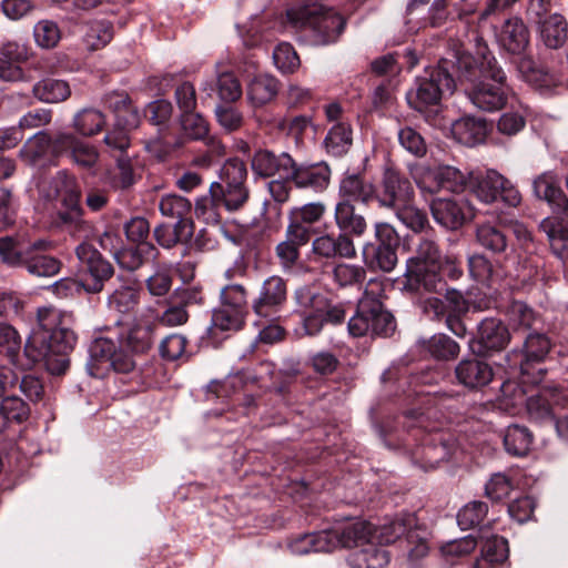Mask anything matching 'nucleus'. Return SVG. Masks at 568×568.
I'll use <instances>...</instances> for the list:
<instances>
[{
	"label": "nucleus",
	"instance_id": "1",
	"mask_svg": "<svg viewBox=\"0 0 568 568\" xmlns=\"http://www.w3.org/2000/svg\"><path fill=\"white\" fill-rule=\"evenodd\" d=\"M154 341V324L136 320L130 326L99 329L89 346L87 368L93 377H102L112 368L126 374L134 369V354L149 351Z\"/></svg>",
	"mask_w": 568,
	"mask_h": 568
},
{
	"label": "nucleus",
	"instance_id": "2",
	"mask_svg": "<svg viewBox=\"0 0 568 568\" xmlns=\"http://www.w3.org/2000/svg\"><path fill=\"white\" fill-rule=\"evenodd\" d=\"M457 81L462 85L469 84L466 91L476 108L491 112L505 105L509 88L506 74L493 54H483L478 62L463 54L457 59Z\"/></svg>",
	"mask_w": 568,
	"mask_h": 568
},
{
	"label": "nucleus",
	"instance_id": "3",
	"mask_svg": "<svg viewBox=\"0 0 568 568\" xmlns=\"http://www.w3.org/2000/svg\"><path fill=\"white\" fill-rule=\"evenodd\" d=\"M48 199H58L60 206L57 210L54 223L73 237L87 235L91 226L83 219L81 206V190L74 175L67 171H59L49 181Z\"/></svg>",
	"mask_w": 568,
	"mask_h": 568
},
{
	"label": "nucleus",
	"instance_id": "4",
	"mask_svg": "<svg viewBox=\"0 0 568 568\" xmlns=\"http://www.w3.org/2000/svg\"><path fill=\"white\" fill-rule=\"evenodd\" d=\"M286 19L295 29L312 30L317 44L336 41L345 27L342 16L318 0H301L300 4L286 11Z\"/></svg>",
	"mask_w": 568,
	"mask_h": 568
},
{
	"label": "nucleus",
	"instance_id": "5",
	"mask_svg": "<svg viewBox=\"0 0 568 568\" xmlns=\"http://www.w3.org/2000/svg\"><path fill=\"white\" fill-rule=\"evenodd\" d=\"M37 318L38 327L29 337L26 348L34 347L39 354L70 353L73 349L77 335L65 324L59 310L52 306L40 307Z\"/></svg>",
	"mask_w": 568,
	"mask_h": 568
},
{
	"label": "nucleus",
	"instance_id": "6",
	"mask_svg": "<svg viewBox=\"0 0 568 568\" xmlns=\"http://www.w3.org/2000/svg\"><path fill=\"white\" fill-rule=\"evenodd\" d=\"M294 297L303 314V329L306 335H317L324 324H339L345 318V310L341 304H333L326 295L313 287L297 288Z\"/></svg>",
	"mask_w": 568,
	"mask_h": 568
},
{
	"label": "nucleus",
	"instance_id": "7",
	"mask_svg": "<svg viewBox=\"0 0 568 568\" xmlns=\"http://www.w3.org/2000/svg\"><path fill=\"white\" fill-rule=\"evenodd\" d=\"M444 257L445 254L435 241L420 240L415 256L408 258L406 263L405 276L408 284L414 288L423 286L429 292L444 290L445 283L439 276Z\"/></svg>",
	"mask_w": 568,
	"mask_h": 568
},
{
	"label": "nucleus",
	"instance_id": "8",
	"mask_svg": "<svg viewBox=\"0 0 568 568\" xmlns=\"http://www.w3.org/2000/svg\"><path fill=\"white\" fill-rule=\"evenodd\" d=\"M247 170L239 159L227 160L221 169V182H213L209 193L221 200L227 211L240 210L248 200L250 191L245 184Z\"/></svg>",
	"mask_w": 568,
	"mask_h": 568
},
{
	"label": "nucleus",
	"instance_id": "9",
	"mask_svg": "<svg viewBox=\"0 0 568 568\" xmlns=\"http://www.w3.org/2000/svg\"><path fill=\"white\" fill-rule=\"evenodd\" d=\"M395 328L390 313L383 308L382 303L367 292L359 300L357 312L348 321V332L355 337L372 335H388Z\"/></svg>",
	"mask_w": 568,
	"mask_h": 568
},
{
	"label": "nucleus",
	"instance_id": "10",
	"mask_svg": "<svg viewBox=\"0 0 568 568\" xmlns=\"http://www.w3.org/2000/svg\"><path fill=\"white\" fill-rule=\"evenodd\" d=\"M467 187L486 204L495 202L499 195L509 206H517L521 201L519 191L496 170L469 172Z\"/></svg>",
	"mask_w": 568,
	"mask_h": 568
},
{
	"label": "nucleus",
	"instance_id": "11",
	"mask_svg": "<svg viewBox=\"0 0 568 568\" xmlns=\"http://www.w3.org/2000/svg\"><path fill=\"white\" fill-rule=\"evenodd\" d=\"M457 82L444 65H438L427 77L417 80L416 89L406 94L407 102L414 110L423 112L427 106L437 104L444 94H452Z\"/></svg>",
	"mask_w": 568,
	"mask_h": 568
},
{
	"label": "nucleus",
	"instance_id": "12",
	"mask_svg": "<svg viewBox=\"0 0 568 568\" xmlns=\"http://www.w3.org/2000/svg\"><path fill=\"white\" fill-rule=\"evenodd\" d=\"M376 243H366L362 250L363 262L371 271L390 272L397 264L398 236L387 223L375 225Z\"/></svg>",
	"mask_w": 568,
	"mask_h": 568
},
{
	"label": "nucleus",
	"instance_id": "13",
	"mask_svg": "<svg viewBox=\"0 0 568 568\" xmlns=\"http://www.w3.org/2000/svg\"><path fill=\"white\" fill-rule=\"evenodd\" d=\"M414 196V189L407 178L393 166L384 169L379 189L376 190L375 199L381 206L395 209L403 203L409 202Z\"/></svg>",
	"mask_w": 568,
	"mask_h": 568
},
{
	"label": "nucleus",
	"instance_id": "14",
	"mask_svg": "<svg viewBox=\"0 0 568 568\" xmlns=\"http://www.w3.org/2000/svg\"><path fill=\"white\" fill-rule=\"evenodd\" d=\"M331 551L337 548L364 546L374 538L373 526L365 520H347L326 529Z\"/></svg>",
	"mask_w": 568,
	"mask_h": 568
},
{
	"label": "nucleus",
	"instance_id": "15",
	"mask_svg": "<svg viewBox=\"0 0 568 568\" xmlns=\"http://www.w3.org/2000/svg\"><path fill=\"white\" fill-rule=\"evenodd\" d=\"M314 261H331L335 258L351 260L356 257L354 241L345 233L323 234L312 242Z\"/></svg>",
	"mask_w": 568,
	"mask_h": 568
},
{
	"label": "nucleus",
	"instance_id": "16",
	"mask_svg": "<svg viewBox=\"0 0 568 568\" xmlns=\"http://www.w3.org/2000/svg\"><path fill=\"white\" fill-rule=\"evenodd\" d=\"M551 348L549 338L541 333H530L526 336L521 351H513L511 356L519 357L510 366H518L524 376L530 375V367L541 363Z\"/></svg>",
	"mask_w": 568,
	"mask_h": 568
},
{
	"label": "nucleus",
	"instance_id": "17",
	"mask_svg": "<svg viewBox=\"0 0 568 568\" xmlns=\"http://www.w3.org/2000/svg\"><path fill=\"white\" fill-rule=\"evenodd\" d=\"M435 221L446 229L455 230L474 216L473 207L467 202H457L453 199H435L430 204Z\"/></svg>",
	"mask_w": 568,
	"mask_h": 568
},
{
	"label": "nucleus",
	"instance_id": "18",
	"mask_svg": "<svg viewBox=\"0 0 568 568\" xmlns=\"http://www.w3.org/2000/svg\"><path fill=\"white\" fill-rule=\"evenodd\" d=\"M331 179V170L325 163L298 164L293 160L286 180H291L298 189H312L315 192L324 191Z\"/></svg>",
	"mask_w": 568,
	"mask_h": 568
},
{
	"label": "nucleus",
	"instance_id": "19",
	"mask_svg": "<svg viewBox=\"0 0 568 568\" xmlns=\"http://www.w3.org/2000/svg\"><path fill=\"white\" fill-rule=\"evenodd\" d=\"M251 168L257 176L286 180L293 169V158L286 152L275 154L268 150H258L252 158Z\"/></svg>",
	"mask_w": 568,
	"mask_h": 568
},
{
	"label": "nucleus",
	"instance_id": "20",
	"mask_svg": "<svg viewBox=\"0 0 568 568\" xmlns=\"http://www.w3.org/2000/svg\"><path fill=\"white\" fill-rule=\"evenodd\" d=\"M53 149L55 152L69 150L72 161L83 169L93 168L99 160L98 150L72 133H58L54 138Z\"/></svg>",
	"mask_w": 568,
	"mask_h": 568
},
{
	"label": "nucleus",
	"instance_id": "21",
	"mask_svg": "<svg viewBox=\"0 0 568 568\" xmlns=\"http://www.w3.org/2000/svg\"><path fill=\"white\" fill-rule=\"evenodd\" d=\"M286 300V283L276 275L267 277L253 302V310L261 317L270 316Z\"/></svg>",
	"mask_w": 568,
	"mask_h": 568
},
{
	"label": "nucleus",
	"instance_id": "22",
	"mask_svg": "<svg viewBox=\"0 0 568 568\" xmlns=\"http://www.w3.org/2000/svg\"><path fill=\"white\" fill-rule=\"evenodd\" d=\"M534 194L548 203L552 212L562 215L568 212V197L560 189L556 178L549 173L538 175L532 182ZM559 219V216H557ZM560 220H562L560 217Z\"/></svg>",
	"mask_w": 568,
	"mask_h": 568
},
{
	"label": "nucleus",
	"instance_id": "23",
	"mask_svg": "<svg viewBox=\"0 0 568 568\" xmlns=\"http://www.w3.org/2000/svg\"><path fill=\"white\" fill-rule=\"evenodd\" d=\"M458 382L467 388H480L489 384L494 373L491 366L478 358L463 359L455 368Z\"/></svg>",
	"mask_w": 568,
	"mask_h": 568
},
{
	"label": "nucleus",
	"instance_id": "24",
	"mask_svg": "<svg viewBox=\"0 0 568 568\" xmlns=\"http://www.w3.org/2000/svg\"><path fill=\"white\" fill-rule=\"evenodd\" d=\"M538 39L548 49L561 48L568 39V22L559 12H552L549 17L535 23Z\"/></svg>",
	"mask_w": 568,
	"mask_h": 568
},
{
	"label": "nucleus",
	"instance_id": "25",
	"mask_svg": "<svg viewBox=\"0 0 568 568\" xmlns=\"http://www.w3.org/2000/svg\"><path fill=\"white\" fill-rule=\"evenodd\" d=\"M416 524L417 520L413 514L397 515L378 528H373L374 538L381 545L392 544L402 536H405V539H410L414 537L413 528L416 527Z\"/></svg>",
	"mask_w": 568,
	"mask_h": 568
},
{
	"label": "nucleus",
	"instance_id": "26",
	"mask_svg": "<svg viewBox=\"0 0 568 568\" xmlns=\"http://www.w3.org/2000/svg\"><path fill=\"white\" fill-rule=\"evenodd\" d=\"M509 341V331L500 320L490 317L479 323L477 333V342L481 346L479 352L500 351Z\"/></svg>",
	"mask_w": 568,
	"mask_h": 568
},
{
	"label": "nucleus",
	"instance_id": "27",
	"mask_svg": "<svg viewBox=\"0 0 568 568\" xmlns=\"http://www.w3.org/2000/svg\"><path fill=\"white\" fill-rule=\"evenodd\" d=\"M338 194L341 201L362 202L367 204L376 196L375 185L359 174L345 175L339 183Z\"/></svg>",
	"mask_w": 568,
	"mask_h": 568
},
{
	"label": "nucleus",
	"instance_id": "28",
	"mask_svg": "<svg viewBox=\"0 0 568 568\" xmlns=\"http://www.w3.org/2000/svg\"><path fill=\"white\" fill-rule=\"evenodd\" d=\"M500 45L513 54H521L529 44V31L519 18L508 19L499 34Z\"/></svg>",
	"mask_w": 568,
	"mask_h": 568
},
{
	"label": "nucleus",
	"instance_id": "29",
	"mask_svg": "<svg viewBox=\"0 0 568 568\" xmlns=\"http://www.w3.org/2000/svg\"><path fill=\"white\" fill-rule=\"evenodd\" d=\"M517 70L525 81L537 88H552L564 81L557 72H550L536 65L529 57H521L517 62Z\"/></svg>",
	"mask_w": 568,
	"mask_h": 568
},
{
	"label": "nucleus",
	"instance_id": "30",
	"mask_svg": "<svg viewBox=\"0 0 568 568\" xmlns=\"http://www.w3.org/2000/svg\"><path fill=\"white\" fill-rule=\"evenodd\" d=\"M517 70L525 81L537 88H552L564 81L557 72H550L536 65L529 57H521L517 62Z\"/></svg>",
	"mask_w": 568,
	"mask_h": 568
},
{
	"label": "nucleus",
	"instance_id": "31",
	"mask_svg": "<svg viewBox=\"0 0 568 568\" xmlns=\"http://www.w3.org/2000/svg\"><path fill=\"white\" fill-rule=\"evenodd\" d=\"M452 133L459 143L474 146L485 141L487 124L481 119L463 118L453 123Z\"/></svg>",
	"mask_w": 568,
	"mask_h": 568
},
{
	"label": "nucleus",
	"instance_id": "32",
	"mask_svg": "<svg viewBox=\"0 0 568 568\" xmlns=\"http://www.w3.org/2000/svg\"><path fill=\"white\" fill-rule=\"evenodd\" d=\"M334 219L341 233L361 236L367 229L365 217L356 213L355 207L347 201H339L335 206Z\"/></svg>",
	"mask_w": 568,
	"mask_h": 568
},
{
	"label": "nucleus",
	"instance_id": "33",
	"mask_svg": "<svg viewBox=\"0 0 568 568\" xmlns=\"http://www.w3.org/2000/svg\"><path fill=\"white\" fill-rule=\"evenodd\" d=\"M277 92V80L267 74H260L251 80L246 94L248 102L257 108L272 101Z\"/></svg>",
	"mask_w": 568,
	"mask_h": 568
},
{
	"label": "nucleus",
	"instance_id": "34",
	"mask_svg": "<svg viewBox=\"0 0 568 568\" xmlns=\"http://www.w3.org/2000/svg\"><path fill=\"white\" fill-rule=\"evenodd\" d=\"M422 349L428 353L433 358L449 361L459 354V345L445 334H435L427 339H420Z\"/></svg>",
	"mask_w": 568,
	"mask_h": 568
},
{
	"label": "nucleus",
	"instance_id": "35",
	"mask_svg": "<svg viewBox=\"0 0 568 568\" xmlns=\"http://www.w3.org/2000/svg\"><path fill=\"white\" fill-rule=\"evenodd\" d=\"M412 179L423 192L437 193L442 191L440 165L429 166L424 163L408 164Z\"/></svg>",
	"mask_w": 568,
	"mask_h": 568
},
{
	"label": "nucleus",
	"instance_id": "36",
	"mask_svg": "<svg viewBox=\"0 0 568 568\" xmlns=\"http://www.w3.org/2000/svg\"><path fill=\"white\" fill-rule=\"evenodd\" d=\"M192 236V222L175 223L173 227L169 225H159L154 229V237L158 244L164 248H171L180 242H187Z\"/></svg>",
	"mask_w": 568,
	"mask_h": 568
},
{
	"label": "nucleus",
	"instance_id": "37",
	"mask_svg": "<svg viewBox=\"0 0 568 568\" xmlns=\"http://www.w3.org/2000/svg\"><path fill=\"white\" fill-rule=\"evenodd\" d=\"M375 542H377L376 538H372L353 555L352 562L356 568H383L388 564V552L377 547Z\"/></svg>",
	"mask_w": 568,
	"mask_h": 568
},
{
	"label": "nucleus",
	"instance_id": "38",
	"mask_svg": "<svg viewBox=\"0 0 568 568\" xmlns=\"http://www.w3.org/2000/svg\"><path fill=\"white\" fill-rule=\"evenodd\" d=\"M140 301V291L133 285L122 284L108 297L110 311L119 314H128L135 310Z\"/></svg>",
	"mask_w": 568,
	"mask_h": 568
},
{
	"label": "nucleus",
	"instance_id": "39",
	"mask_svg": "<svg viewBox=\"0 0 568 568\" xmlns=\"http://www.w3.org/2000/svg\"><path fill=\"white\" fill-rule=\"evenodd\" d=\"M34 97L45 103H59L67 100L71 90L63 80L43 79L33 85Z\"/></svg>",
	"mask_w": 568,
	"mask_h": 568
},
{
	"label": "nucleus",
	"instance_id": "40",
	"mask_svg": "<svg viewBox=\"0 0 568 568\" xmlns=\"http://www.w3.org/2000/svg\"><path fill=\"white\" fill-rule=\"evenodd\" d=\"M105 124L104 114L94 108H84L73 116V129L83 136L98 134Z\"/></svg>",
	"mask_w": 568,
	"mask_h": 568
},
{
	"label": "nucleus",
	"instance_id": "41",
	"mask_svg": "<svg viewBox=\"0 0 568 568\" xmlns=\"http://www.w3.org/2000/svg\"><path fill=\"white\" fill-rule=\"evenodd\" d=\"M48 133L40 131L28 139L19 151V158L29 165L37 164L48 154L50 146H53Z\"/></svg>",
	"mask_w": 568,
	"mask_h": 568
},
{
	"label": "nucleus",
	"instance_id": "42",
	"mask_svg": "<svg viewBox=\"0 0 568 568\" xmlns=\"http://www.w3.org/2000/svg\"><path fill=\"white\" fill-rule=\"evenodd\" d=\"M60 261L53 256L24 252L20 267H24L31 275L48 277L55 275L60 271Z\"/></svg>",
	"mask_w": 568,
	"mask_h": 568
},
{
	"label": "nucleus",
	"instance_id": "43",
	"mask_svg": "<svg viewBox=\"0 0 568 568\" xmlns=\"http://www.w3.org/2000/svg\"><path fill=\"white\" fill-rule=\"evenodd\" d=\"M292 554L306 555L310 552H329V539L327 530L306 534L292 540L288 545Z\"/></svg>",
	"mask_w": 568,
	"mask_h": 568
},
{
	"label": "nucleus",
	"instance_id": "44",
	"mask_svg": "<svg viewBox=\"0 0 568 568\" xmlns=\"http://www.w3.org/2000/svg\"><path fill=\"white\" fill-rule=\"evenodd\" d=\"M325 146L328 153L334 156H342L348 152L353 143L352 129L349 124L339 122L331 128L326 138Z\"/></svg>",
	"mask_w": 568,
	"mask_h": 568
},
{
	"label": "nucleus",
	"instance_id": "45",
	"mask_svg": "<svg viewBox=\"0 0 568 568\" xmlns=\"http://www.w3.org/2000/svg\"><path fill=\"white\" fill-rule=\"evenodd\" d=\"M191 202L176 194H166L159 202V210L165 217L175 220V223L192 222L187 216L191 212Z\"/></svg>",
	"mask_w": 568,
	"mask_h": 568
},
{
	"label": "nucleus",
	"instance_id": "46",
	"mask_svg": "<svg viewBox=\"0 0 568 568\" xmlns=\"http://www.w3.org/2000/svg\"><path fill=\"white\" fill-rule=\"evenodd\" d=\"M28 405L18 396L11 395L3 397L0 403V432L9 423H22L29 417Z\"/></svg>",
	"mask_w": 568,
	"mask_h": 568
},
{
	"label": "nucleus",
	"instance_id": "47",
	"mask_svg": "<svg viewBox=\"0 0 568 568\" xmlns=\"http://www.w3.org/2000/svg\"><path fill=\"white\" fill-rule=\"evenodd\" d=\"M506 450L514 456H524L531 445V435L526 427L508 426L504 435Z\"/></svg>",
	"mask_w": 568,
	"mask_h": 568
},
{
	"label": "nucleus",
	"instance_id": "48",
	"mask_svg": "<svg viewBox=\"0 0 568 568\" xmlns=\"http://www.w3.org/2000/svg\"><path fill=\"white\" fill-rule=\"evenodd\" d=\"M477 242L486 250L494 253L504 252L507 247V235L497 225L481 224L476 232Z\"/></svg>",
	"mask_w": 568,
	"mask_h": 568
},
{
	"label": "nucleus",
	"instance_id": "49",
	"mask_svg": "<svg viewBox=\"0 0 568 568\" xmlns=\"http://www.w3.org/2000/svg\"><path fill=\"white\" fill-rule=\"evenodd\" d=\"M113 38V27L109 21L99 20L89 23L84 42L90 50L105 47Z\"/></svg>",
	"mask_w": 568,
	"mask_h": 568
},
{
	"label": "nucleus",
	"instance_id": "50",
	"mask_svg": "<svg viewBox=\"0 0 568 568\" xmlns=\"http://www.w3.org/2000/svg\"><path fill=\"white\" fill-rule=\"evenodd\" d=\"M180 122L183 135L189 140H205L210 128L207 121L197 112L181 113Z\"/></svg>",
	"mask_w": 568,
	"mask_h": 568
},
{
	"label": "nucleus",
	"instance_id": "51",
	"mask_svg": "<svg viewBox=\"0 0 568 568\" xmlns=\"http://www.w3.org/2000/svg\"><path fill=\"white\" fill-rule=\"evenodd\" d=\"M36 43L42 49H53L61 40L59 26L51 20H41L33 27Z\"/></svg>",
	"mask_w": 568,
	"mask_h": 568
},
{
	"label": "nucleus",
	"instance_id": "52",
	"mask_svg": "<svg viewBox=\"0 0 568 568\" xmlns=\"http://www.w3.org/2000/svg\"><path fill=\"white\" fill-rule=\"evenodd\" d=\"M332 276L339 287H347L362 283L365 280L366 271L359 265L339 263L333 267Z\"/></svg>",
	"mask_w": 568,
	"mask_h": 568
},
{
	"label": "nucleus",
	"instance_id": "53",
	"mask_svg": "<svg viewBox=\"0 0 568 568\" xmlns=\"http://www.w3.org/2000/svg\"><path fill=\"white\" fill-rule=\"evenodd\" d=\"M398 142L400 146L416 158H422L427 152L424 138L415 129L404 126L398 130Z\"/></svg>",
	"mask_w": 568,
	"mask_h": 568
},
{
	"label": "nucleus",
	"instance_id": "54",
	"mask_svg": "<svg viewBox=\"0 0 568 568\" xmlns=\"http://www.w3.org/2000/svg\"><path fill=\"white\" fill-rule=\"evenodd\" d=\"M394 210L397 219L415 232L424 230L428 223L426 214L410 204V201L403 203V205H398Z\"/></svg>",
	"mask_w": 568,
	"mask_h": 568
},
{
	"label": "nucleus",
	"instance_id": "55",
	"mask_svg": "<svg viewBox=\"0 0 568 568\" xmlns=\"http://www.w3.org/2000/svg\"><path fill=\"white\" fill-rule=\"evenodd\" d=\"M275 67L282 73H293L300 67V58L294 48L287 43H280L273 51Z\"/></svg>",
	"mask_w": 568,
	"mask_h": 568
},
{
	"label": "nucleus",
	"instance_id": "56",
	"mask_svg": "<svg viewBox=\"0 0 568 568\" xmlns=\"http://www.w3.org/2000/svg\"><path fill=\"white\" fill-rule=\"evenodd\" d=\"M467 183L468 174L452 165H440L442 191L459 193L467 187Z\"/></svg>",
	"mask_w": 568,
	"mask_h": 568
},
{
	"label": "nucleus",
	"instance_id": "57",
	"mask_svg": "<svg viewBox=\"0 0 568 568\" xmlns=\"http://www.w3.org/2000/svg\"><path fill=\"white\" fill-rule=\"evenodd\" d=\"M85 271L93 278V282L91 284H87L85 286V291L88 293L101 292L103 288V282L113 275L112 265L105 258H103V256L97 258L94 264L89 266Z\"/></svg>",
	"mask_w": 568,
	"mask_h": 568
},
{
	"label": "nucleus",
	"instance_id": "58",
	"mask_svg": "<svg viewBox=\"0 0 568 568\" xmlns=\"http://www.w3.org/2000/svg\"><path fill=\"white\" fill-rule=\"evenodd\" d=\"M468 265L471 276L478 282L490 285L495 282V278L498 277L497 270L494 268L491 262L484 255L471 256L468 261Z\"/></svg>",
	"mask_w": 568,
	"mask_h": 568
},
{
	"label": "nucleus",
	"instance_id": "59",
	"mask_svg": "<svg viewBox=\"0 0 568 568\" xmlns=\"http://www.w3.org/2000/svg\"><path fill=\"white\" fill-rule=\"evenodd\" d=\"M216 87L220 99L226 103L235 102L242 97L241 83L231 72L219 74Z\"/></svg>",
	"mask_w": 568,
	"mask_h": 568
},
{
	"label": "nucleus",
	"instance_id": "60",
	"mask_svg": "<svg viewBox=\"0 0 568 568\" xmlns=\"http://www.w3.org/2000/svg\"><path fill=\"white\" fill-rule=\"evenodd\" d=\"M487 505L483 501H473L465 505L457 514L458 525L463 529H469L485 518L487 514Z\"/></svg>",
	"mask_w": 568,
	"mask_h": 568
},
{
	"label": "nucleus",
	"instance_id": "61",
	"mask_svg": "<svg viewBox=\"0 0 568 568\" xmlns=\"http://www.w3.org/2000/svg\"><path fill=\"white\" fill-rule=\"evenodd\" d=\"M242 323L243 320L241 312L234 310H219L215 311L212 315L211 328L213 333H215L216 331H236L242 326Z\"/></svg>",
	"mask_w": 568,
	"mask_h": 568
},
{
	"label": "nucleus",
	"instance_id": "62",
	"mask_svg": "<svg viewBox=\"0 0 568 568\" xmlns=\"http://www.w3.org/2000/svg\"><path fill=\"white\" fill-rule=\"evenodd\" d=\"M480 540L483 541L481 554L496 560L497 562H503L508 556V546L507 540L503 537H498L496 535L487 536L481 534Z\"/></svg>",
	"mask_w": 568,
	"mask_h": 568
},
{
	"label": "nucleus",
	"instance_id": "63",
	"mask_svg": "<svg viewBox=\"0 0 568 568\" xmlns=\"http://www.w3.org/2000/svg\"><path fill=\"white\" fill-rule=\"evenodd\" d=\"M221 301L234 311L242 312L247 303V293L242 284L231 283L221 288Z\"/></svg>",
	"mask_w": 568,
	"mask_h": 568
},
{
	"label": "nucleus",
	"instance_id": "64",
	"mask_svg": "<svg viewBox=\"0 0 568 568\" xmlns=\"http://www.w3.org/2000/svg\"><path fill=\"white\" fill-rule=\"evenodd\" d=\"M145 284L152 296H164L172 286L171 273L164 267H156L153 274L145 280Z\"/></svg>",
	"mask_w": 568,
	"mask_h": 568
}]
</instances>
